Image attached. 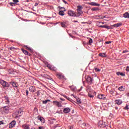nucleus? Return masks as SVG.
Here are the masks:
<instances>
[{
	"label": "nucleus",
	"instance_id": "nucleus-56",
	"mask_svg": "<svg viewBox=\"0 0 129 129\" xmlns=\"http://www.w3.org/2000/svg\"><path fill=\"white\" fill-rule=\"evenodd\" d=\"M62 96H63V97H64V98H67V97L66 96V95H62Z\"/></svg>",
	"mask_w": 129,
	"mask_h": 129
},
{
	"label": "nucleus",
	"instance_id": "nucleus-11",
	"mask_svg": "<svg viewBox=\"0 0 129 129\" xmlns=\"http://www.w3.org/2000/svg\"><path fill=\"white\" fill-rule=\"evenodd\" d=\"M29 91L30 92H36V88H35V87L31 86L29 87Z\"/></svg>",
	"mask_w": 129,
	"mask_h": 129
},
{
	"label": "nucleus",
	"instance_id": "nucleus-9",
	"mask_svg": "<svg viewBox=\"0 0 129 129\" xmlns=\"http://www.w3.org/2000/svg\"><path fill=\"white\" fill-rule=\"evenodd\" d=\"M21 51H22V52L24 53V54H25V55H27L28 56H32V54L31 53H29L28 51L24 49V48H22Z\"/></svg>",
	"mask_w": 129,
	"mask_h": 129
},
{
	"label": "nucleus",
	"instance_id": "nucleus-46",
	"mask_svg": "<svg viewBox=\"0 0 129 129\" xmlns=\"http://www.w3.org/2000/svg\"><path fill=\"white\" fill-rule=\"evenodd\" d=\"M127 52H128L127 50H125L122 51V53H127Z\"/></svg>",
	"mask_w": 129,
	"mask_h": 129
},
{
	"label": "nucleus",
	"instance_id": "nucleus-2",
	"mask_svg": "<svg viewBox=\"0 0 129 129\" xmlns=\"http://www.w3.org/2000/svg\"><path fill=\"white\" fill-rule=\"evenodd\" d=\"M0 84L2 85L3 87L9 88L10 86V84L9 83L6 82L5 81H4L3 80H0Z\"/></svg>",
	"mask_w": 129,
	"mask_h": 129
},
{
	"label": "nucleus",
	"instance_id": "nucleus-62",
	"mask_svg": "<svg viewBox=\"0 0 129 129\" xmlns=\"http://www.w3.org/2000/svg\"><path fill=\"white\" fill-rule=\"evenodd\" d=\"M58 125H56L55 126V128H56L57 127H58Z\"/></svg>",
	"mask_w": 129,
	"mask_h": 129
},
{
	"label": "nucleus",
	"instance_id": "nucleus-50",
	"mask_svg": "<svg viewBox=\"0 0 129 129\" xmlns=\"http://www.w3.org/2000/svg\"><path fill=\"white\" fill-rule=\"evenodd\" d=\"M4 124V123L3 121H0V125H1V124Z\"/></svg>",
	"mask_w": 129,
	"mask_h": 129
},
{
	"label": "nucleus",
	"instance_id": "nucleus-61",
	"mask_svg": "<svg viewBox=\"0 0 129 129\" xmlns=\"http://www.w3.org/2000/svg\"><path fill=\"white\" fill-rule=\"evenodd\" d=\"M83 125H84V126H85V125H86V124L85 123H83Z\"/></svg>",
	"mask_w": 129,
	"mask_h": 129
},
{
	"label": "nucleus",
	"instance_id": "nucleus-32",
	"mask_svg": "<svg viewBox=\"0 0 129 129\" xmlns=\"http://www.w3.org/2000/svg\"><path fill=\"white\" fill-rule=\"evenodd\" d=\"M39 120H40V121H41V122H45V121H44V118L42 117H40L39 118Z\"/></svg>",
	"mask_w": 129,
	"mask_h": 129
},
{
	"label": "nucleus",
	"instance_id": "nucleus-64",
	"mask_svg": "<svg viewBox=\"0 0 129 129\" xmlns=\"http://www.w3.org/2000/svg\"><path fill=\"white\" fill-rule=\"evenodd\" d=\"M31 129H36V128L33 127V128H31Z\"/></svg>",
	"mask_w": 129,
	"mask_h": 129
},
{
	"label": "nucleus",
	"instance_id": "nucleus-33",
	"mask_svg": "<svg viewBox=\"0 0 129 129\" xmlns=\"http://www.w3.org/2000/svg\"><path fill=\"white\" fill-rule=\"evenodd\" d=\"M44 77L47 79H50V76H48L47 74H44Z\"/></svg>",
	"mask_w": 129,
	"mask_h": 129
},
{
	"label": "nucleus",
	"instance_id": "nucleus-55",
	"mask_svg": "<svg viewBox=\"0 0 129 129\" xmlns=\"http://www.w3.org/2000/svg\"><path fill=\"white\" fill-rule=\"evenodd\" d=\"M104 18H105V17L100 16V19H104Z\"/></svg>",
	"mask_w": 129,
	"mask_h": 129
},
{
	"label": "nucleus",
	"instance_id": "nucleus-3",
	"mask_svg": "<svg viewBox=\"0 0 129 129\" xmlns=\"http://www.w3.org/2000/svg\"><path fill=\"white\" fill-rule=\"evenodd\" d=\"M106 123L105 122H103V121H99L98 122V127L103 128L106 126Z\"/></svg>",
	"mask_w": 129,
	"mask_h": 129
},
{
	"label": "nucleus",
	"instance_id": "nucleus-8",
	"mask_svg": "<svg viewBox=\"0 0 129 129\" xmlns=\"http://www.w3.org/2000/svg\"><path fill=\"white\" fill-rule=\"evenodd\" d=\"M88 4H89L90 6H93L94 7H99L100 6V4H98L95 2L88 3Z\"/></svg>",
	"mask_w": 129,
	"mask_h": 129
},
{
	"label": "nucleus",
	"instance_id": "nucleus-13",
	"mask_svg": "<svg viewBox=\"0 0 129 129\" xmlns=\"http://www.w3.org/2000/svg\"><path fill=\"white\" fill-rule=\"evenodd\" d=\"M86 80L88 82H89L90 83H92V81H93V79L90 76H88Z\"/></svg>",
	"mask_w": 129,
	"mask_h": 129
},
{
	"label": "nucleus",
	"instance_id": "nucleus-41",
	"mask_svg": "<svg viewBox=\"0 0 129 129\" xmlns=\"http://www.w3.org/2000/svg\"><path fill=\"white\" fill-rule=\"evenodd\" d=\"M116 93L114 94V96H117L118 95H119V93H118V92H117L116 91H115Z\"/></svg>",
	"mask_w": 129,
	"mask_h": 129
},
{
	"label": "nucleus",
	"instance_id": "nucleus-58",
	"mask_svg": "<svg viewBox=\"0 0 129 129\" xmlns=\"http://www.w3.org/2000/svg\"><path fill=\"white\" fill-rule=\"evenodd\" d=\"M67 99H68V100H70V98L67 97Z\"/></svg>",
	"mask_w": 129,
	"mask_h": 129
},
{
	"label": "nucleus",
	"instance_id": "nucleus-38",
	"mask_svg": "<svg viewBox=\"0 0 129 129\" xmlns=\"http://www.w3.org/2000/svg\"><path fill=\"white\" fill-rule=\"evenodd\" d=\"M77 102H78L79 103H81V99L78 98L77 99Z\"/></svg>",
	"mask_w": 129,
	"mask_h": 129
},
{
	"label": "nucleus",
	"instance_id": "nucleus-39",
	"mask_svg": "<svg viewBox=\"0 0 129 129\" xmlns=\"http://www.w3.org/2000/svg\"><path fill=\"white\" fill-rule=\"evenodd\" d=\"M13 2H14V4H17L19 3V0H13Z\"/></svg>",
	"mask_w": 129,
	"mask_h": 129
},
{
	"label": "nucleus",
	"instance_id": "nucleus-37",
	"mask_svg": "<svg viewBox=\"0 0 129 129\" xmlns=\"http://www.w3.org/2000/svg\"><path fill=\"white\" fill-rule=\"evenodd\" d=\"M92 43H93L92 39L90 38L89 40V44H92Z\"/></svg>",
	"mask_w": 129,
	"mask_h": 129
},
{
	"label": "nucleus",
	"instance_id": "nucleus-52",
	"mask_svg": "<svg viewBox=\"0 0 129 129\" xmlns=\"http://www.w3.org/2000/svg\"><path fill=\"white\" fill-rule=\"evenodd\" d=\"M69 127L70 129H73V126H69Z\"/></svg>",
	"mask_w": 129,
	"mask_h": 129
},
{
	"label": "nucleus",
	"instance_id": "nucleus-40",
	"mask_svg": "<svg viewBox=\"0 0 129 129\" xmlns=\"http://www.w3.org/2000/svg\"><path fill=\"white\" fill-rule=\"evenodd\" d=\"M111 41H106L105 42V44H107V45H108V44H111Z\"/></svg>",
	"mask_w": 129,
	"mask_h": 129
},
{
	"label": "nucleus",
	"instance_id": "nucleus-51",
	"mask_svg": "<svg viewBox=\"0 0 129 129\" xmlns=\"http://www.w3.org/2000/svg\"><path fill=\"white\" fill-rule=\"evenodd\" d=\"M14 49H15V47H11L10 48V50H11L12 51H13V50H14Z\"/></svg>",
	"mask_w": 129,
	"mask_h": 129
},
{
	"label": "nucleus",
	"instance_id": "nucleus-29",
	"mask_svg": "<svg viewBox=\"0 0 129 129\" xmlns=\"http://www.w3.org/2000/svg\"><path fill=\"white\" fill-rule=\"evenodd\" d=\"M110 94H111L113 96H114V90L111 89L110 91Z\"/></svg>",
	"mask_w": 129,
	"mask_h": 129
},
{
	"label": "nucleus",
	"instance_id": "nucleus-1",
	"mask_svg": "<svg viewBox=\"0 0 129 129\" xmlns=\"http://www.w3.org/2000/svg\"><path fill=\"white\" fill-rule=\"evenodd\" d=\"M82 9L83 7L81 6H77V13L75 15V17H80L82 14H83V12H82Z\"/></svg>",
	"mask_w": 129,
	"mask_h": 129
},
{
	"label": "nucleus",
	"instance_id": "nucleus-48",
	"mask_svg": "<svg viewBox=\"0 0 129 129\" xmlns=\"http://www.w3.org/2000/svg\"><path fill=\"white\" fill-rule=\"evenodd\" d=\"M82 88H83V87H81V89H79L78 90L79 92H80V91L82 90Z\"/></svg>",
	"mask_w": 129,
	"mask_h": 129
},
{
	"label": "nucleus",
	"instance_id": "nucleus-4",
	"mask_svg": "<svg viewBox=\"0 0 129 129\" xmlns=\"http://www.w3.org/2000/svg\"><path fill=\"white\" fill-rule=\"evenodd\" d=\"M56 75L58 79H66L65 76L61 73H56Z\"/></svg>",
	"mask_w": 129,
	"mask_h": 129
},
{
	"label": "nucleus",
	"instance_id": "nucleus-36",
	"mask_svg": "<svg viewBox=\"0 0 129 129\" xmlns=\"http://www.w3.org/2000/svg\"><path fill=\"white\" fill-rule=\"evenodd\" d=\"M88 95L89 97H90V98H92L94 97V96L93 95H91L90 94H88Z\"/></svg>",
	"mask_w": 129,
	"mask_h": 129
},
{
	"label": "nucleus",
	"instance_id": "nucleus-26",
	"mask_svg": "<svg viewBox=\"0 0 129 129\" xmlns=\"http://www.w3.org/2000/svg\"><path fill=\"white\" fill-rule=\"evenodd\" d=\"M118 90H119V91H124V88H123V86H120L118 88Z\"/></svg>",
	"mask_w": 129,
	"mask_h": 129
},
{
	"label": "nucleus",
	"instance_id": "nucleus-18",
	"mask_svg": "<svg viewBox=\"0 0 129 129\" xmlns=\"http://www.w3.org/2000/svg\"><path fill=\"white\" fill-rule=\"evenodd\" d=\"M99 99H105V95H99L98 96Z\"/></svg>",
	"mask_w": 129,
	"mask_h": 129
},
{
	"label": "nucleus",
	"instance_id": "nucleus-12",
	"mask_svg": "<svg viewBox=\"0 0 129 129\" xmlns=\"http://www.w3.org/2000/svg\"><path fill=\"white\" fill-rule=\"evenodd\" d=\"M9 110H10V108H9V106H6L3 107V111L6 113L9 112Z\"/></svg>",
	"mask_w": 129,
	"mask_h": 129
},
{
	"label": "nucleus",
	"instance_id": "nucleus-49",
	"mask_svg": "<svg viewBox=\"0 0 129 129\" xmlns=\"http://www.w3.org/2000/svg\"><path fill=\"white\" fill-rule=\"evenodd\" d=\"M6 103L8 104L9 103H10V100H9V99H7L6 101Z\"/></svg>",
	"mask_w": 129,
	"mask_h": 129
},
{
	"label": "nucleus",
	"instance_id": "nucleus-15",
	"mask_svg": "<svg viewBox=\"0 0 129 129\" xmlns=\"http://www.w3.org/2000/svg\"><path fill=\"white\" fill-rule=\"evenodd\" d=\"M10 83L13 86V87H18V83L17 82H11Z\"/></svg>",
	"mask_w": 129,
	"mask_h": 129
},
{
	"label": "nucleus",
	"instance_id": "nucleus-31",
	"mask_svg": "<svg viewBox=\"0 0 129 129\" xmlns=\"http://www.w3.org/2000/svg\"><path fill=\"white\" fill-rule=\"evenodd\" d=\"M124 109H125V110H127V109H129V105L128 104H126L125 107H124Z\"/></svg>",
	"mask_w": 129,
	"mask_h": 129
},
{
	"label": "nucleus",
	"instance_id": "nucleus-6",
	"mask_svg": "<svg viewBox=\"0 0 129 129\" xmlns=\"http://www.w3.org/2000/svg\"><path fill=\"white\" fill-rule=\"evenodd\" d=\"M122 104V100L121 99H117L115 100V104H117V105H120Z\"/></svg>",
	"mask_w": 129,
	"mask_h": 129
},
{
	"label": "nucleus",
	"instance_id": "nucleus-23",
	"mask_svg": "<svg viewBox=\"0 0 129 129\" xmlns=\"http://www.w3.org/2000/svg\"><path fill=\"white\" fill-rule=\"evenodd\" d=\"M70 88H71L72 91H75L76 90V87H74V86H70Z\"/></svg>",
	"mask_w": 129,
	"mask_h": 129
},
{
	"label": "nucleus",
	"instance_id": "nucleus-34",
	"mask_svg": "<svg viewBox=\"0 0 129 129\" xmlns=\"http://www.w3.org/2000/svg\"><path fill=\"white\" fill-rule=\"evenodd\" d=\"M94 70H95L96 72H100V69H98L97 68H95Z\"/></svg>",
	"mask_w": 129,
	"mask_h": 129
},
{
	"label": "nucleus",
	"instance_id": "nucleus-42",
	"mask_svg": "<svg viewBox=\"0 0 129 129\" xmlns=\"http://www.w3.org/2000/svg\"><path fill=\"white\" fill-rule=\"evenodd\" d=\"M26 96H28L29 95V91L28 90H26Z\"/></svg>",
	"mask_w": 129,
	"mask_h": 129
},
{
	"label": "nucleus",
	"instance_id": "nucleus-21",
	"mask_svg": "<svg viewBox=\"0 0 129 129\" xmlns=\"http://www.w3.org/2000/svg\"><path fill=\"white\" fill-rule=\"evenodd\" d=\"M24 47H25L27 50H29L30 52H33V49L32 48L28 46V45H24Z\"/></svg>",
	"mask_w": 129,
	"mask_h": 129
},
{
	"label": "nucleus",
	"instance_id": "nucleus-22",
	"mask_svg": "<svg viewBox=\"0 0 129 129\" xmlns=\"http://www.w3.org/2000/svg\"><path fill=\"white\" fill-rule=\"evenodd\" d=\"M122 24H121V23H117V24H114L113 25V27H115V28H117L118 27H120V26H122Z\"/></svg>",
	"mask_w": 129,
	"mask_h": 129
},
{
	"label": "nucleus",
	"instance_id": "nucleus-60",
	"mask_svg": "<svg viewBox=\"0 0 129 129\" xmlns=\"http://www.w3.org/2000/svg\"><path fill=\"white\" fill-rule=\"evenodd\" d=\"M48 80H51V81H53V79L51 77H50V79H48Z\"/></svg>",
	"mask_w": 129,
	"mask_h": 129
},
{
	"label": "nucleus",
	"instance_id": "nucleus-17",
	"mask_svg": "<svg viewBox=\"0 0 129 129\" xmlns=\"http://www.w3.org/2000/svg\"><path fill=\"white\" fill-rule=\"evenodd\" d=\"M22 127L24 129H30V125L24 124L23 125H22Z\"/></svg>",
	"mask_w": 129,
	"mask_h": 129
},
{
	"label": "nucleus",
	"instance_id": "nucleus-45",
	"mask_svg": "<svg viewBox=\"0 0 129 129\" xmlns=\"http://www.w3.org/2000/svg\"><path fill=\"white\" fill-rule=\"evenodd\" d=\"M63 3H64V4H65V5H67L68 4V3H67V2H66L65 0H62Z\"/></svg>",
	"mask_w": 129,
	"mask_h": 129
},
{
	"label": "nucleus",
	"instance_id": "nucleus-19",
	"mask_svg": "<svg viewBox=\"0 0 129 129\" xmlns=\"http://www.w3.org/2000/svg\"><path fill=\"white\" fill-rule=\"evenodd\" d=\"M123 17L125 19H129V13L128 12H126L124 14H123Z\"/></svg>",
	"mask_w": 129,
	"mask_h": 129
},
{
	"label": "nucleus",
	"instance_id": "nucleus-27",
	"mask_svg": "<svg viewBox=\"0 0 129 129\" xmlns=\"http://www.w3.org/2000/svg\"><path fill=\"white\" fill-rule=\"evenodd\" d=\"M58 14L60 16H64V15H65V13L63 11H59Z\"/></svg>",
	"mask_w": 129,
	"mask_h": 129
},
{
	"label": "nucleus",
	"instance_id": "nucleus-10",
	"mask_svg": "<svg viewBox=\"0 0 129 129\" xmlns=\"http://www.w3.org/2000/svg\"><path fill=\"white\" fill-rule=\"evenodd\" d=\"M15 125H16V122L13 120L9 124V128H13Z\"/></svg>",
	"mask_w": 129,
	"mask_h": 129
},
{
	"label": "nucleus",
	"instance_id": "nucleus-47",
	"mask_svg": "<svg viewBox=\"0 0 129 129\" xmlns=\"http://www.w3.org/2000/svg\"><path fill=\"white\" fill-rule=\"evenodd\" d=\"M101 24H102V25H103L104 24V22H99L97 25H100Z\"/></svg>",
	"mask_w": 129,
	"mask_h": 129
},
{
	"label": "nucleus",
	"instance_id": "nucleus-20",
	"mask_svg": "<svg viewBox=\"0 0 129 129\" xmlns=\"http://www.w3.org/2000/svg\"><path fill=\"white\" fill-rule=\"evenodd\" d=\"M99 56H100V57L105 58V57H106V53H105V52L100 53L99 54Z\"/></svg>",
	"mask_w": 129,
	"mask_h": 129
},
{
	"label": "nucleus",
	"instance_id": "nucleus-63",
	"mask_svg": "<svg viewBox=\"0 0 129 129\" xmlns=\"http://www.w3.org/2000/svg\"><path fill=\"white\" fill-rule=\"evenodd\" d=\"M127 96L129 97V93L127 94Z\"/></svg>",
	"mask_w": 129,
	"mask_h": 129
},
{
	"label": "nucleus",
	"instance_id": "nucleus-59",
	"mask_svg": "<svg viewBox=\"0 0 129 129\" xmlns=\"http://www.w3.org/2000/svg\"><path fill=\"white\" fill-rule=\"evenodd\" d=\"M73 22L74 23H78V21L75 20L73 21Z\"/></svg>",
	"mask_w": 129,
	"mask_h": 129
},
{
	"label": "nucleus",
	"instance_id": "nucleus-14",
	"mask_svg": "<svg viewBox=\"0 0 129 129\" xmlns=\"http://www.w3.org/2000/svg\"><path fill=\"white\" fill-rule=\"evenodd\" d=\"M71 109H70V108L67 107V108H65L64 109H63V112L64 113H68L69 112H70Z\"/></svg>",
	"mask_w": 129,
	"mask_h": 129
},
{
	"label": "nucleus",
	"instance_id": "nucleus-28",
	"mask_svg": "<svg viewBox=\"0 0 129 129\" xmlns=\"http://www.w3.org/2000/svg\"><path fill=\"white\" fill-rule=\"evenodd\" d=\"M98 10H99V9H98V8H97V7L93 8L91 9V10L93 11V12H94L95 11H98Z\"/></svg>",
	"mask_w": 129,
	"mask_h": 129
},
{
	"label": "nucleus",
	"instance_id": "nucleus-35",
	"mask_svg": "<svg viewBox=\"0 0 129 129\" xmlns=\"http://www.w3.org/2000/svg\"><path fill=\"white\" fill-rule=\"evenodd\" d=\"M22 112H24L23 111V109L21 108L18 110V113H22Z\"/></svg>",
	"mask_w": 129,
	"mask_h": 129
},
{
	"label": "nucleus",
	"instance_id": "nucleus-54",
	"mask_svg": "<svg viewBox=\"0 0 129 129\" xmlns=\"http://www.w3.org/2000/svg\"><path fill=\"white\" fill-rule=\"evenodd\" d=\"M39 129H44V127L43 126H40L39 127Z\"/></svg>",
	"mask_w": 129,
	"mask_h": 129
},
{
	"label": "nucleus",
	"instance_id": "nucleus-30",
	"mask_svg": "<svg viewBox=\"0 0 129 129\" xmlns=\"http://www.w3.org/2000/svg\"><path fill=\"white\" fill-rule=\"evenodd\" d=\"M50 102V100H46L45 101H43L42 102L44 104H46L48 103V102Z\"/></svg>",
	"mask_w": 129,
	"mask_h": 129
},
{
	"label": "nucleus",
	"instance_id": "nucleus-24",
	"mask_svg": "<svg viewBox=\"0 0 129 129\" xmlns=\"http://www.w3.org/2000/svg\"><path fill=\"white\" fill-rule=\"evenodd\" d=\"M116 75H118V76H119V75H120L121 76H125V75L124 74L118 72L116 73Z\"/></svg>",
	"mask_w": 129,
	"mask_h": 129
},
{
	"label": "nucleus",
	"instance_id": "nucleus-57",
	"mask_svg": "<svg viewBox=\"0 0 129 129\" xmlns=\"http://www.w3.org/2000/svg\"><path fill=\"white\" fill-rule=\"evenodd\" d=\"M47 67H48V68H49V69H51V66L48 65V66H47Z\"/></svg>",
	"mask_w": 129,
	"mask_h": 129
},
{
	"label": "nucleus",
	"instance_id": "nucleus-7",
	"mask_svg": "<svg viewBox=\"0 0 129 129\" xmlns=\"http://www.w3.org/2000/svg\"><path fill=\"white\" fill-rule=\"evenodd\" d=\"M68 14L71 17H75V15H76V14H75V12L73 11H68Z\"/></svg>",
	"mask_w": 129,
	"mask_h": 129
},
{
	"label": "nucleus",
	"instance_id": "nucleus-5",
	"mask_svg": "<svg viewBox=\"0 0 129 129\" xmlns=\"http://www.w3.org/2000/svg\"><path fill=\"white\" fill-rule=\"evenodd\" d=\"M52 102L53 104L56 105V106H58V107H62V104H61L60 102L56 101H53Z\"/></svg>",
	"mask_w": 129,
	"mask_h": 129
},
{
	"label": "nucleus",
	"instance_id": "nucleus-25",
	"mask_svg": "<svg viewBox=\"0 0 129 129\" xmlns=\"http://www.w3.org/2000/svg\"><path fill=\"white\" fill-rule=\"evenodd\" d=\"M61 25L62 28H66V27H67V24L66 22H62Z\"/></svg>",
	"mask_w": 129,
	"mask_h": 129
},
{
	"label": "nucleus",
	"instance_id": "nucleus-53",
	"mask_svg": "<svg viewBox=\"0 0 129 129\" xmlns=\"http://www.w3.org/2000/svg\"><path fill=\"white\" fill-rule=\"evenodd\" d=\"M37 93V95L39 96L40 95V92L38 91Z\"/></svg>",
	"mask_w": 129,
	"mask_h": 129
},
{
	"label": "nucleus",
	"instance_id": "nucleus-16",
	"mask_svg": "<svg viewBox=\"0 0 129 129\" xmlns=\"http://www.w3.org/2000/svg\"><path fill=\"white\" fill-rule=\"evenodd\" d=\"M97 26L98 28H105L106 29H109L108 27V26L105 25H100L99 24H97Z\"/></svg>",
	"mask_w": 129,
	"mask_h": 129
},
{
	"label": "nucleus",
	"instance_id": "nucleus-44",
	"mask_svg": "<svg viewBox=\"0 0 129 129\" xmlns=\"http://www.w3.org/2000/svg\"><path fill=\"white\" fill-rule=\"evenodd\" d=\"M10 6H11V7H14V5H15L14 3H10Z\"/></svg>",
	"mask_w": 129,
	"mask_h": 129
},
{
	"label": "nucleus",
	"instance_id": "nucleus-43",
	"mask_svg": "<svg viewBox=\"0 0 129 129\" xmlns=\"http://www.w3.org/2000/svg\"><path fill=\"white\" fill-rule=\"evenodd\" d=\"M126 71H127V72H129V67L128 66L126 67Z\"/></svg>",
	"mask_w": 129,
	"mask_h": 129
}]
</instances>
